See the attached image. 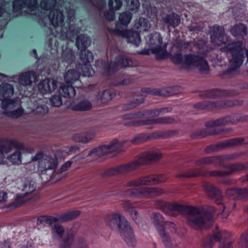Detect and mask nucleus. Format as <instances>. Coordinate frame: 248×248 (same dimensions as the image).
Returning <instances> with one entry per match:
<instances>
[{
	"instance_id": "obj_1",
	"label": "nucleus",
	"mask_w": 248,
	"mask_h": 248,
	"mask_svg": "<svg viewBox=\"0 0 248 248\" xmlns=\"http://www.w3.org/2000/svg\"><path fill=\"white\" fill-rule=\"evenodd\" d=\"M248 120V116L242 114H233L224 117H220L215 120L207 121L205 123L206 129L198 130L192 133L193 138H203L208 135L222 134L225 135L232 131V128H219L214 127L225 125L229 124H235L239 122H245Z\"/></svg>"
},
{
	"instance_id": "obj_2",
	"label": "nucleus",
	"mask_w": 248,
	"mask_h": 248,
	"mask_svg": "<svg viewBox=\"0 0 248 248\" xmlns=\"http://www.w3.org/2000/svg\"><path fill=\"white\" fill-rule=\"evenodd\" d=\"M155 206L164 214L169 216H174L175 213L186 214L190 217H195L200 214H204L208 219L212 217L214 207L201 205L200 206L179 204L175 203L171 204L166 201L159 200L155 202Z\"/></svg>"
},
{
	"instance_id": "obj_3",
	"label": "nucleus",
	"mask_w": 248,
	"mask_h": 248,
	"mask_svg": "<svg viewBox=\"0 0 248 248\" xmlns=\"http://www.w3.org/2000/svg\"><path fill=\"white\" fill-rule=\"evenodd\" d=\"M105 222L111 229L117 227L121 236L128 246L133 247L136 245L133 230L124 217L117 213L108 214L105 217Z\"/></svg>"
},
{
	"instance_id": "obj_4",
	"label": "nucleus",
	"mask_w": 248,
	"mask_h": 248,
	"mask_svg": "<svg viewBox=\"0 0 248 248\" xmlns=\"http://www.w3.org/2000/svg\"><path fill=\"white\" fill-rule=\"evenodd\" d=\"M171 62L174 64H182L187 69L198 67L201 73H207L209 66L207 62L202 57L190 53L183 55L181 52L172 55L170 58Z\"/></svg>"
},
{
	"instance_id": "obj_5",
	"label": "nucleus",
	"mask_w": 248,
	"mask_h": 248,
	"mask_svg": "<svg viewBox=\"0 0 248 248\" xmlns=\"http://www.w3.org/2000/svg\"><path fill=\"white\" fill-rule=\"evenodd\" d=\"M162 157V155L159 151L153 148L150 149L140 155L138 160L116 166L117 174H125L134 170L141 165H148L157 161Z\"/></svg>"
},
{
	"instance_id": "obj_6",
	"label": "nucleus",
	"mask_w": 248,
	"mask_h": 248,
	"mask_svg": "<svg viewBox=\"0 0 248 248\" xmlns=\"http://www.w3.org/2000/svg\"><path fill=\"white\" fill-rule=\"evenodd\" d=\"M136 62L130 57L124 55H118L116 57L114 61H103L101 67L106 75L109 76L115 73L119 66L122 67H134Z\"/></svg>"
},
{
	"instance_id": "obj_7",
	"label": "nucleus",
	"mask_w": 248,
	"mask_h": 248,
	"mask_svg": "<svg viewBox=\"0 0 248 248\" xmlns=\"http://www.w3.org/2000/svg\"><path fill=\"white\" fill-rule=\"evenodd\" d=\"M151 220L159 233L165 247L170 248L171 243L168 233L165 232V226L167 225L171 227L173 231H176L175 225L172 222H165L163 216L159 213L154 212L151 215Z\"/></svg>"
},
{
	"instance_id": "obj_8",
	"label": "nucleus",
	"mask_w": 248,
	"mask_h": 248,
	"mask_svg": "<svg viewBox=\"0 0 248 248\" xmlns=\"http://www.w3.org/2000/svg\"><path fill=\"white\" fill-rule=\"evenodd\" d=\"M148 43L152 53L155 55L156 60H164L169 57L170 53L167 51L166 46H162V38L159 33L155 32L150 34Z\"/></svg>"
},
{
	"instance_id": "obj_9",
	"label": "nucleus",
	"mask_w": 248,
	"mask_h": 248,
	"mask_svg": "<svg viewBox=\"0 0 248 248\" xmlns=\"http://www.w3.org/2000/svg\"><path fill=\"white\" fill-rule=\"evenodd\" d=\"M127 141L126 140L119 141L117 139H114L108 144H104L92 149L89 152L87 156L102 157L116 151L124 146Z\"/></svg>"
},
{
	"instance_id": "obj_10",
	"label": "nucleus",
	"mask_w": 248,
	"mask_h": 248,
	"mask_svg": "<svg viewBox=\"0 0 248 248\" xmlns=\"http://www.w3.org/2000/svg\"><path fill=\"white\" fill-rule=\"evenodd\" d=\"M163 193L162 188L152 187H140L124 190L125 195L138 198H153L161 195Z\"/></svg>"
},
{
	"instance_id": "obj_11",
	"label": "nucleus",
	"mask_w": 248,
	"mask_h": 248,
	"mask_svg": "<svg viewBox=\"0 0 248 248\" xmlns=\"http://www.w3.org/2000/svg\"><path fill=\"white\" fill-rule=\"evenodd\" d=\"M167 179L165 174H150L142 176L139 178L128 181L126 185L127 187H138L143 185H152L164 183Z\"/></svg>"
},
{
	"instance_id": "obj_12",
	"label": "nucleus",
	"mask_w": 248,
	"mask_h": 248,
	"mask_svg": "<svg viewBox=\"0 0 248 248\" xmlns=\"http://www.w3.org/2000/svg\"><path fill=\"white\" fill-rule=\"evenodd\" d=\"M90 43V39L85 34H79L77 37L76 45L78 49L80 50L79 59L81 62H88L93 60L94 57L93 53L86 50Z\"/></svg>"
},
{
	"instance_id": "obj_13",
	"label": "nucleus",
	"mask_w": 248,
	"mask_h": 248,
	"mask_svg": "<svg viewBox=\"0 0 248 248\" xmlns=\"http://www.w3.org/2000/svg\"><path fill=\"white\" fill-rule=\"evenodd\" d=\"M225 176H226L225 170L203 171L200 168H191L183 173L177 174L176 177L179 178H188L199 176L223 177Z\"/></svg>"
},
{
	"instance_id": "obj_14",
	"label": "nucleus",
	"mask_w": 248,
	"mask_h": 248,
	"mask_svg": "<svg viewBox=\"0 0 248 248\" xmlns=\"http://www.w3.org/2000/svg\"><path fill=\"white\" fill-rule=\"evenodd\" d=\"M232 59L230 61V67L223 71L220 74V77H232L235 74V71L242 64L245 58L244 53L240 52L231 53Z\"/></svg>"
},
{
	"instance_id": "obj_15",
	"label": "nucleus",
	"mask_w": 248,
	"mask_h": 248,
	"mask_svg": "<svg viewBox=\"0 0 248 248\" xmlns=\"http://www.w3.org/2000/svg\"><path fill=\"white\" fill-rule=\"evenodd\" d=\"M179 88L180 87L178 86H173L160 89L143 87L141 89L140 92L155 96H170L177 94L179 92Z\"/></svg>"
},
{
	"instance_id": "obj_16",
	"label": "nucleus",
	"mask_w": 248,
	"mask_h": 248,
	"mask_svg": "<svg viewBox=\"0 0 248 248\" xmlns=\"http://www.w3.org/2000/svg\"><path fill=\"white\" fill-rule=\"evenodd\" d=\"M202 187L207 196L218 205L221 204L223 207V211H224L225 208L222 202L223 195L221 190L214 185L207 182L203 183Z\"/></svg>"
},
{
	"instance_id": "obj_17",
	"label": "nucleus",
	"mask_w": 248,
	"mask_h": 248,
	"mask_svg": "<svg viewBox=\"0 0 248 248\" xmlns=\"http://www.w3.org/2000/svg\"><path fill=\"white\" fill-rule=\"evenodd\" d=\"M14 93V88L12 84L3 82L0 85V95L2 97L1 99L2 109L6 108L9 105L15 103V100L11 98Z\"/></svg>"
},
{
	"instance_id": "obj_18",
	"label": "nucleus",
	"mask_w": 248,
	"mask_h": 248,
	"mask_svg": "<svg viewBox=\"0 0 248 248\" xmlns=\"http://www.w3.org/2000/svg\"><path fill=\"white\" fill-rule=\"evenodd\" d=\"M178 133V132L176 130H169L165 132L160 131L154 132L150 136H148L146 134L140 133L136 135L131 140L130 142L133 144H138L140 143L145 142L152 137L155 139H157L162 137L166 138L176 135Z\"/></svg>"
},
{
	"instance_id": "obj_19",
	"label": "nucleus",
	"mask_w": 248,
	"mask_h": 248,
	"mask_svg": "<svg viewBox=\"0 0 248 248\" xmlns=\"http://www.w3.org/2000/svg\"><path fill=\"white\" fill-rule=\"evenodd\" d=\"M216 214V209L214 207V212L212 213L211 217L208 219L204 214H200L195 217H189L187 218V224L190 227L196 229L202 230L206 223L213 220L214 216Z\"/></svg>"
},
{
	"instance_id": "obj_20",
	"label": "nucleus",
	"mask_w": 248,
	"mask_h": 248,
	"mask_svg": "<svg viewBox=\"0 0 248 248\" xmlns=\"http://www.w3.org/2000/svg\"><path fill=\"white\" fill-rule=\"evenodd\" d=\"M18 150H24V145L23 143L17 140L3 138L0 140V155L9 153L12 147Z\"/></svg>"
},
{
	"instance_id": "obj_21",
	"label": "nucleus",
	"mask_w": 248,
	"mask_h": 248,
	"mask_svg": "<svg viewBox=\"0 0 248 248\" xmlns=\"http://www.w3.org/2000/svg\"><path fill=\"white\" fill-rule=\"evenodd\" d=\"M227 105H231L230 104H228V103L223 101H203L194 104L193 105V107L199 110H212L223 108Z\"/></svg>"
},
{
	"instance_id": "obj_22",
	"label": "nucleus",
	"mask_w": 248,
	"mask_h": 248,
	"mask_svg": "<svg viewBox=\"0 0 248 248\" xmlns=\"http://www.w3.org/2000/svg\"><path fill=\"white\" fill-rule=\"evenodd\" d=\"M224 35L225 30L223 26L214 25L210 35L211 42L218 46H221L226 41Z\"/></svg>"
},
{
	"instance_id": "obj_23",
	"label": "nucleus",
	"mask_w": 248,
	"mask_h": 248,
	"mask_svg": "<svg viewBox=\"0 0 248 248\" xmlns=\"http://www.w3.org/2000/svg\"><path fill=\"white\" fill-rule=\"evenodd\" d=\"M25 6L31 11H34L38 6L37 0H14L12 2L13 11L15 13L20 12Z\"/></svg>"
},
{
	"instance_id": "obj_24",
	"label": "nucleus",
	"mask_w": 248,
	"mask_h": 248,
	"mask_svg": "<svg viewBox=\"0 0 248 248\" xmlns=\"http://www.w3.org/2000/svg\"><path fill=\"white\" fill-rule=\"evenodd\" d=\"M114 33L118 36H124L127 38L128 43L139 45L141 42L140 34L138 31L129 30L123 31L120 29H114Z\"/></svg>"
},
{
	"instance_id": "obj_25",
	"label": "nucleus",
	"mask_w": 248,
	"mask_h": 248,
	"mask_svg": "<svg viewBox=\"0 0 248 248\" xmlns=\"http://www.w3.org/2000/svg\"><path fill=\"white\" fill-rule=\"evenodd\" d=\"M123 5L122 0H108L109 10H106L103 14L104 18L107 21H113L115 17V11L119 10Z\"/></svg>"
},
{
	"instance_id": "obj_26",
	"label": "nucleus",
	"mask_w": 248,
	"mask_h": 248,
	"mask_svg": "<svg viewBox=\"0 0 248 248\" xmlns=\"http://www.w3.org/2000/svg\"><path fill=\"white\" fill-rule=\"evenodd\" d=\"M199 95L202 98H217L229 96V92L227 90L215 88L200 91Z\"/></svg>"
},
{
	"instance_id": "obj_27",
	"label": "nucleus",
	"mask_w": 248,
	"mask_h": 248,
	"mask_svg": "<svg viewBox=\"0 0 248 248\" xmlns=\"http://www.w3.org/2000/svg\"><path fill=\"white\" fill-rule=\"evenodd\" d=\"M57 87V81L53 79L48 78L40 81L37 85L39 92L43 94L52 93L54 91Z\"/></svg>"
},
{
	"instance_id": "obj_28",
	"label": "nucleus",
	"mask_w": 248,
	"mask_h": 248,
	"mask_svg": "<svg viewBox=\"0 0 248 248\" xmlns=\"http://www.w3.org/2000/svg\"><path fill=\"white\" fill-rule=\"evenodd\" d=\"M226 194L234 200H244L248 198V188H230L226 190Z\"/></svg>"
},
{
	"instance_id": "obj_29",
	"label": "nucleus",
	"mask_w": 248,
	"mask_h": 248,
	"mask_svg": "<svg viewBox=\"0 0 248 248\" xmlns=\"http://www.w3.org/2000/svg\"><path fill=\"white\" fill-rule=\"evenodd\" d=\"M28 194V192L17 194L14 198V201L7 204L4 207V210L9 211L21 207L28 201L25 199V197Z\"/></svg>"
},
{
	"instance_id": "obj_30",
	"label": "nucleus",
	"mask_w": 248,
	"mask_h": 248,
	"mask_svg": "<svg viewBox=\"0 0 248 248\" xmlns=\"http://www.w3.org/2000/svg\"><path fill=\"white\" fill-rule=\"evenodd\" d=\"M36 73L34 71H29L21 74L18 78L19 84L23 86L30 85L37 79Z\"/></svg>"
},
{
	"instance_id": "obj_31",
	"label": "nucleus",
	"mask_w": 248,
	"mask_h": 248,
	"mask_svg": "<svg viewBox=\"0 0 248 248\" xmlns=\"http://www.w3.org/2000/svg\"><path fill=\"white\" fill-rule=\"evenodd\" d=\"M174 122V119L170 116L139 120V125H151L153 124H172Z\"/></svg>"
},
{
	"instance_id": "obj_32",
	"label": "nucleus",
	"mask_w": 248,
	"mask_h": 248,
	"mask_svg": "<svg viewBox=\"0 0 248 248\" xmlns=\"http://www.w3.org/2000/svg\"><path fill=\"white\" fill-rule=\"evenodd\" d=\"M244 138H234L224 140L216 143V147L217 151L224 149L226 148L242 145L244 141Z\"/></svg>"
},
{
	"instance_id": "obj_33",
	"label": "nucleus",
	"mask_w": 248,
	"mask_h": 248,
	"mask_svg": "<svg viewBox=\"0 0 248 248\" xmlns=\"http://www.w3.org/2000/svg\"><path fill=\"white\" fill-rule=\"evenodd\" d=\"M145 98L141 93H135L133 96V100L130 103L123 105L122 110L128 111L136 108L144 102Z\"/></svg>"
},
{
	"instance_id": "obj_34",
	"label": "nucleus",
	"mask_w": 248,
	"mask_h": 248,
	"mask_svg": "<svg viewBox=\"0 0 248 248\" xmlns=\"http://www.w3.org/2000/svg\"><path fill=\"white\" fill-rule=\"evenodd\" d=\"M222 168L228 170H225L226 176H228L235 172L242 171L245 169L248 170V162H247L246 164L241 162L229 164L227 165L223 166Z\"/></svg>"
},
{
	"instance_id": "obj_35",
	"label": "nucleus",
	"mask_w": 248,
	"mask_h": 248,
	"mask_svg": "<svg viewBox=\"0 0 248 248\" xmlns=\"http://www.w3.org/2000/svg\"><path fill=\"white\" fill-rule=\"evenodd\" d=\"M163 22L168 27L175 28L180 23V17L179 16L175 13L167 14L163 18Z\"/></svg>"
},
{
	"instance_id": "obj_36",
	"label": "nucleus",
	"mask_w": 248,
	"mask_h": 248,
	"mask_svg": "<svg viewBox=\"0 0 248 248\" xmlns=\"http://www.w3.org/2000/svg\"><path fill=\"white\" fill-rule=\"evenodd\" d=\"M230 32L235 37L243 38L247 35L248 27L243 23L236 24L231 28Z\"/></svg>"
},
{
	"instance_id": "obj_37",
	"label": "nucleus",
	"mask_w": 248,
	"mask_h": 248,
	"mask_svg": "<svg viewBox=\"0 0 248 248\" xmlns=\"http://www.w3.org/2000/svg\"><path fill=\"white\" fill-rule=\"evenodd\" d=\"M80 76V74L78 70L69 69L65 73L64 80L66 83L73 84L75 82L79 81Z\"/></svg>"
},
{
	"instance_id": "obj_38",
	"label": "nucleus",
	"mask_w": 248,
	"mask_h": 248,
	"mask_svg": "<svg viewBox=\"0 0 248 248\" xmlns=\"http://www.w3.org/2000/svg\"><path fill=\"white\" fill-rule=\"evenodd\" d=\"M93 61L82 62L83 64H78L76 66V68L79 71L80 75H82L84 77H91L94 74V71L90 64Z\"/></svg>"
},
{
	"instance_id": "obj_39",
	"label": "nucleus",
	"mask_w": 248,
	"mask_h": 248,
	"mask_svg": "<svg viewBox=\"0 0 248 248\" xmlns=\"http://www.w3.org/2000/svg\"><path fill=\"white\" fill-rule=\"evenodd\" d=\"M76 93V90L72 84H63L61 86L59 89V94L64 98H74Z\"/></svg>"
},
{
	"instance_id": "obj_40",
	"label": "nucleus",
	"mask_w": 248,
	"mask_h": 248,
	"mask_svg": "<svg viewBox=\"0 0 248 248\" xmlns=\"http://www.w3.org/2000/svg\"><path fill=\"white\" fill-rule=\"evenodd\" d=\"M116 95L115 91L113 89H108L99 92L97 98L103 103H106L112 99Z\"/></svg>"
},
{
	"instance_id": "obj_41",
	"label": "nucleus",
	"mask_w": 248,
	"mask_h": 248,
	"mask_svg": "<svg viewBox=\"0 0 248 248\" xmlns=\"http://www.w3.org/2000/svg\"><path fill=\"white\" fill-rule=\"evenodd\" d=\"M61 59L62 61L66 63L67 65L72 64L75 60V56L72 49L66 47L63 49L62 53Z\"/></svg>"
},
{
	"instance_id": "obj_42",
	"label": "nucleus",
	"mask_w": 248,
	"mask_h": 248,
	"mask_svg": "<svg viewBox=\"0 0 248 248\" xmlns=\"http://www.w3.org/2000/svg\"><path fill=\"white\" fill-rule=\"evenodd\" d=\"M80 211L79 210L71 211L59 215V221L66 222L76 219L79 216Z\"/></svg>"
},
{
	"instance_id": "obj_43",
	"label": "nucleus",
	"mask_w": 248,
	"mask_h": 248,
	"mask_svg": "<svg viewBox=\"0 0 248 248\" xmlns=\"http://www.w3.org/2000/svg\"><path fill=\"white\" fill-rule=\"evenodd\" d=\"M132 15L130 12H124L121 13L119 17V22H117L115 25V29H119L121 27V25L126 26L130 22L132 19Z\"/></svg>"
},
{
	"instance_id": "obj_44",
	"label": "nucleus",
	"mask_w": 248,
	"mask_h": 248,
	"mask_svg": "<svg viewBox=\"0 0 248 248\" xmlns=\"http://www.w3.org/2000/svg\"><path fill=\"white\" fill-rule=\"evenodd\" d=\"M244 154L243 153L241 152V153H233V154L225 155H218L220 164V167H223V166L228 165V164L224 163L225 161L237 159V158H239L240 157L243 156L244 155Z\"/></svg>"
},
{
	"instance_id": "obj_45",
	"label": "nucleus",
	"mask_w": 248,
	"mask_h": 248,
	"mask_svg": "<svg viewBox=\"0 0 248 248\" xmlns=\"http://www.w3.org/2000/svg\"><path fill=\"white\" fill-rule=\"evenodd\" d=\"M92 108V103L87 100H83L71 107L74 111H87Z\"/></svg>"
},
{
	"instance_id": "obj_46",
	"label": "nucleus",
	"mask_w": 248,
	"mask_h": 248,
	"mask_svg": "<svg viewBox=\"0 0 248 248\" xmlns=\"http://www.w3.org/2000/svg\"><path fill=\"white\" fill-rule=\"evenodd\" d=\"M48 111V108L46 104H41L37 101L34 104V108L31 109V112L35 115L44 116Z\"/></svg>"
},
{
	"instance_id": "obj_47",
	"label": "nucleus",
	"mask_w": 248,
	"mask_h": 248,
	"mask_svg": "<svg viewBox=\"0 0 248 248\" xmlns=\"http://www.w3.org/2000/svg\"><path fill=\"white\" fill-rule=\"evenodd\" d=\"M243 43L240 41H238L229 44L227 46L224 48L225 51H229L231 53L240 52L244 53L242 50Z\"/></svg>"
},
{
	"instance_id": "obj_48",
	"label": "nucleus",
	"mask_w": 248,
	"mask_h": 248,
	"mask_svg": "<svg viewBox=\"0 0 248 248\" xmlns=\"http://www.w3.org/2000/svg\"><path fill=\"white\" fill-rule=\"evenodd\" d=\"M59 222L58 217H52L48 215H42L38 217L37 218L36 223L39 225L42 224L43 222L51 225L53 222Z\"/></svg>"
},
{
	"instance_id": "obj_49",
	"label": "nucleus",
	"mask_w": 248,
	"mask_h": 248,
	"mask_svg": "<svg viewBox=\"0 0 248 248\" xmlns=\"http://www.w3.org/2000/svg\"><path fill=\"white\" fill-rule=\"evenodd\" d=\"M93 136L87 133H76L73 136L72 139L76 142L87 143L92 139Z\"/></svg>"
},
{
	"instance_id": "obj_50",
	"label": "nucleus",
	"mask_w": 248,
	"mask_h": 248,
	"mask_svg": "<svg viewBox=\"0 0 248 248\" xmlns=\"http://www.w3.org/2000/svg\"><path fill=\"white\" fill-rule=\"evenodd\" d=\"M123 206L130 214L133 220L138 223L137 222L138 212L133 204L130 201H126L124 202Z\"/></svg>"
},
{
	"instance_id": "obj_51",
	"label": "nucleus",
	"mask_w": 248,
	"mask_h": 248,
	"mask_svg": "<svg viewBox=\"0 0 248 248\" xmlns=\"http://www.w3.org/2000/svg\"><path fill=\"white\" fill-rule=\"evenodd\" d=\"M17 149L14 153L8 156V160L13 165H19L22 162V153Z\"/></svg>"
},
{
	"instance_id": "obj_52",
	"label": "nucleus",
	"mask_w": 248,
	"mask_h": 248,
	"mask_svg": "<svg viewBox=\"0 0 248 248\" xmlns=\"http://www.w3.org/2000/svg\"><path fill=\"white\" fill-rule=\"evenodd\" d=\"M75 236L73 233H69L60 242L59 248H70L72 246Z\"/></svg>"
},
{
	"instance_id": "obj_53",
	"label": "nucleus",
	"mask_w": 248,
	"mask_h": 248,
	"mask_svg": "<svg viewBox=\"0 0 248 248\" xmlns=\"http://www.w3.org/2000/svg\"><path fill=\"white\" fill-rule=\"evenodd\" d=\"M46 43L50 53L55 57L58 53L59 42L56 39L49 38Z\"/></svg>"
},
{
	"instance_id": "obj_54",
	"label": "nucleus",
	"mask_w": 248,
	"mask_h": 248,
	"mask_svg": "<svg viewBox=\"0 0 248 248\" xmlns=\"http://www.w3.org/2000/svg\"><path fill=\"white\" fill-rule=\"evenodd\" d=\"M24 113V109L22 108H18L12 111H4L3 114L8 117L13 119H17L21 117Z\"/></svg>"
},
{
	"instance_id": "obj_55",
	"label": "nucleus",
	"mask_w": 248,
	"mask_h": 248,
	"mask_svg": "<svg viewBox=\"0 0 248 248\" xmlns=\"http://www.w3.org/2000/svg\"><path fill=\"white\" fill-rule=\"evenodd\" d=\"M204 165H213L216 167H221L219 155L203 157Z\"/></svg>"
},
{
	"instance_id": "obj_56",
	"label": "nucleus",
	"mask_w": 248,
	"mask_h": 248,
	"mask_svg": "<svg viewBox=\"0 0 248 248\" xmlns=\"http://www.w3.org/2000/svg\"><path fill=\"white\" fill-rule=\"evenodd\" d=\"M240 248H248V230L245 231L241 235L239 241Z\"/></svg>"
},
{
	"instance_id": "obj_57",
	"label": "nucleus",
	"mask_w": 248,
	"mask_h": 248,
	"mask_svg": "<svg viewBox=\"0 0 248 248\" xmlns=\"http://www.w3.org/2000/svg\"><path fill=\"white\" fill-rule=\"evenodd\" d=\"M62 96L60 94L52 96L50 98L51 106L54 107H60L62 104Z\"/></svg>"
},
{
	"instance_id": "obj_58",
	"label": "nucleus",
	"mask_w": 248,
	"mask_h": 248,
	"mask_svg": "<svg viewBox=\"0 0 248 248\" xmlns=\"http://www.w3.org/2000/svg\"><path fill=\"white\" fill-rule=\"evenodd\" d=\"M56 0H45L41 3V8L44 10H49L55 6Z\"/></svg>"
},
{
	"instance_id": "obj_59",
	"label": "nucleus",
	"mask_w": 248,
	"mask_h": 248,
	"mask_svg": "<svg viewBox=\"0 0 248 248\" xmlns=\"http://www.w3.org/2000/svg\"><path fill=\"white\" fill-rule=\"evenodd\" d=\"M58 165L57 160L53 157H49L47 162L45 164V168L46 170L55 169Z\"/></svg>"
},
{
	"instance_id": "obj_60",
	"label": "nucleus",
	"mask_w": 248,
	"mask_h": 248,
	"mask_svg": "<svg viewBox=\"0 0 248 248\" xmlns=\"http://www.w3.org/2000/svg\"><path fill=\"white\" fill-rule=\"evenodd\" d=\"M117 172L116 167L110 168L106 170L104 172L101 173V176L102 177H110L111 176L117 175Z\"/></svg>"
},
{
	"instance_id": "obj_61",
	"label": "nucleus",
	"mask_w": 248,
	"mask_h": 248,
	"mask_svg": "<svg viewBox=\"0 0 248 248\" xmlns=\"http://www.w3.org/2000/svg\"><path fill=\"white\" fill-rule=\"evenodd\" d=\"M52 231H54L60 237L62 238L64 232V229L60 224H55L53 225L52 229Z\"/></svg>"
},
{
	"instance_id": "obj_62",
	"label": "nucleus",
	"mask_w": 248,
	"mask_h": 248,
	"mask_svg": "<svg viewBox=\"0 0 248 248\" xmlns=\"http://www.w3.org/2000/svg\"><path fill=\"white\" fill-rule=\"evenodd\" d=\"M225 232V231H219L214 232L212 236V238L216 241L220 242L221 239L224 237Z\"/></svg>"
},
{
	"instance_id": "obj_63",
	"label": "nucleus",
	"mask_w": 248,
	"mask_h": 248,
	"mask_svg": "<svg viewBox=\"0 0 248 248\" xmlns=\"http://www.w3.org/2000/svg\"><path fill=\"white\" fill-rule=\"evenodd\" d=\"M73 161L71 160H68L65 163H64L61 168L58 170V172L59 173H62L67 170L71 166Z\"/></svg>"
},
{
	"instance_id": "obj_64",
	"label": "nucleus",
	"mask_w": 248,
	"mask_h": 248,
	"mask_svg": "<svg viewBox=\"0 0 248 248\" xmlns=\"http://www.w3.org/2000/svg\"><path fill=\"white\" fill-rule=\"evenodd\" d=\"M139 24L140 27H143L144 31H146L149 28V21L147 19L144 18H140L139 21Z\"/></svg>"
}]
</instances>
